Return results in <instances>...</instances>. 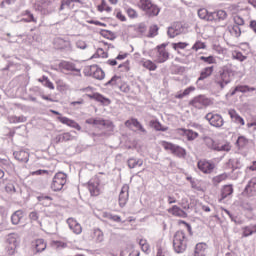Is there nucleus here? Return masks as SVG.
I'll return each instance as SVG.
<instances>
[{"mask_svg": "<svg viewBox=\"0 0 256 256\" xmlns=\"http://www.w3.org/2000/svg\"><path fill=\"white\" fill-rule=\"evenodd\" d=\"M161 12V9L157 7V5L155 4H151L150 7H148L146 10H144V13L148 16V17H157V15H159V13Z\"/></svg>", "mask_w": 256, "mask_h": 256, "instance_id": "nucleus-22", "label": "nucleus"}, {"mask_svg": "<svg viewBox=\"0 0 256 256\" xmlns=\"http://www.w3.org/2000/svg\"><path fill=\"white\" fill-rule=\"evenodd\" d=\"M211 73H213V66L205 68L198 78V81H203V79H207V77L211 76Z\"/></svg>", "mask_w": 256, "mask_h": 256, "instance_id": "nucleus-34", "label": "nucleus"}, {"mask_svg": "<svg viewBox=\"0 0 256 256\" xmlns=\"http://www.w3.org/2000/svg\"><path fill=\"white\" fill-rule=\"evenodd\" d=\"M213 21H225L227 19V12L224 10H218L217 12H212Z\"/></svg>", "mask_w": 256, "mask_h": 256, "instance_id": "nucleus-30", "label": "nucleus"}, {"mask_svg": "<svg viewBox=\"0 0 256 256\" xmlns=\"http://www.w3.org/2000/svg\"><path fill=\"white\" fill-rule=\"evenodd\" d=\"M198 17L200 19H204L205 21H213L212 12L209 13V11H207V9L205 8H201L198 10Z\"/></svg>", "mask_w": 256, "mask_h": 256, "instance_id": "nucleus-26", "label": "nucleus"}, {"mask_svg": "<svg viewBox=\"0 0 256 256\" xmlns=\"http://www.w3.org/2000/svg\"><path fill=\"white\" fill-rule=\"evenodd\" d=\"M67 224L69 229H71V231H73L75 235H81V233L83 232V228L81 227V224H79L77 220L73 218H68Z\"/></svg>", "mask_w": 256, "mask_h": 256, "instance_id": "nucleus-11", "label": "nucleus"}, {"mask_svg": "<svg viewBox=\"0 0 256 256\" xmlns=\"http://www.w3.org/2000/svg\"><path fill=\"white\" fill-rule=\"evenodd\" d=\"M189 105H192L195 109H203L204 107H209V105H211V100L205 95H198L189 102Z\"/></svg>", "mask_w": 256, "mask_h": 256, "instance_id": "nucleus-6", "label": "nucleus"}, {"mask_svg": "<svg viewBox=\"0 0 256 256\" xmlns=\"http://www.w3.org/2000/svg\"><path fill=\"white\" fill-rule=\"evenodd\" d=\"M54 45L56 49H67V47H71V42L66 41L63 38H56L54 40Z\"/></svg>", "mask_w": 256, "mask_h": 256, "instance_id": "nucleus-24", "label": "nucleus"}, {"mask_svg": "<svg viewBox=\"0 0 256 256\" xmlns=\"http://www.w3.org/2000/svg\"><path fill=\"white\" fill-rule=\"evenodd\" d=\"M106 85H121V76H113L107 83Z\"/></svg>", "mask_w": 256, "mask_h": 256, "instance_id": "nucleus-42", "label": "nucleus"}, {"mask_svg": "<svg viewBox=\"0 0 256 256\" xmlns=\"http://www.w3.org/2000/svg\"><path fill=\"white\" fill-rule=\"evenodd\" d=\"M200 61H203L204 63H207L208 65H213L215 63V57L213 56H201Z\"/></svg>", "mask_w": 256, "mask_h": 256, "instance_id": "nucleus-47", "label": "nucleus"}, {"mask_svg": "<svg viewBox=\"0 0 256 256\" xmlns=\"http://www.w3.org/2000/svg\"><path fill=\"white\" fill-rule=\"evenodd\" d=\"M243 91H245V88L243 87V85L236 86L234 90L230 93V95L231 97H233V95H235L236 93H243Z\"/></svg>", "mask_w": 256, "mask_h": 256, "instance_id": "nucleus-52", "label": "nucleus"}, {"mask_svg": "<svg viewBox=\"0 0 256 256\" xmlns=\"http://www.w3.org/2000/svg\"><path fill=\"white\" fill-rule=\"evenodd\" d=\"M151 127L155 129V131H168V127H164L159 121L157 120H152L150 122Z\"/></svg>", "mask_w": 256, "mask_h": 256, "instance_id": "nucleus-33", "label": "nucleus"}, {"mask_svg": "<svg viewBox=\"0 0 256 256\" xmlns=\"http://www.w3.org/2000/svg\"><path fill=\"white\" fill-rule=\"evenodd\" d=\"M187 45H189V44H187L185 42H178V43L173 44V48L175 50H177V49H185V47H187Z\"/></svg>", "mask_w": 256, "mask_h": 256, "instance_id": "nucleus-54", "label": "nucleus"}, {"mask_svg": "<svg viewBox=\"0 0 256 256\" xmlns=\"http://www.w3.org/2000/svg\"><path fill=\"white\" fill-rule=\"evenodd\" d=\"M116 17L120 20V21H127V18L125 17V15H123V13H121V11H118L116 13Z\"/></svg>", "mask_w": 256, "mask_h": 256, "instance_id": "nucleus-63", "label": "nucleus"}, {"mask_svg": "<svg viewBox=\"0 0 256 256\" xmlns=\"http://www.w3.org/2000/svg\"><path fill=\"white\" fill-rule=\"evenodd\" d=\"M88 189L90 191V195L93 197H97L99 195V183L90 181L88 183Z\"/></svg>", "mask_w": 256, "mask_h": 256, "instance_id": "nucleus-28", "label": "nucleus"}, {"mask_svg": "<svg viewBox=\"0 0 256 256\" xmlns=\"http://www.w3.org/2000/svg\"><path fill=\"white\" fill-rule=\"evenodd\" d=\"M127 57H129V54L127 53H122V54H119L116 59H111V60H108V64L109 65H117V61H123L125 59H127Z\"/></svg>", "mask_w": 256, "mask_h": 256, "instance_id": "nucleus-36", "label": "nucleus"}, {"mask_svg": "<svg viewBox=\"0 0 256 256\" xmlns=\"http://www.w3.org/2000/svg\"><path fill=\"white\" fill-rule=\"evenodd\" d=\"M236 143L239 147H243V146H245V143H247V139L243 136H240V137H238Z\"/></svg>", "mask_w": 256, "mask_h": 256, "instance_id": "nucleus-55", "label": "nucleus"}, {"mask_svg": "<svg viewBox=\"0 0 256 256\" xmlns=\"http://www.w3.org/2000/svg\"><path fill=\"white\" fill-rule=\"evenodd\" d=\"M228 115L230 116L232 121H234V123H239L240 125H245V120H243V118L240 117V115L237 113V111L235 109H230L228 111Z\"/></svg>", "mask_w": 256, "mask_h": 256, "instance_id": "nucleus-21", "label": "nucleus"}, {"mask_svg": "<svg viewBox=\"0 0 256 256\" xmlns=\"http://www.w3.org/2000/svg\"><path fill=\"white\" fill-rule=\"evenodd\" d=\"M168 213H170L174 217H182V219H185L187 217V213L177 205L169 208Z\"/></svg>", "mask_w": 256, "mask_h": 256, "instance_id": "nucleus-15", "label": "nucleus"}, {"mask_svg": "<svg viewBox=\"0 0 256 256\" xmlns=\"http://www.w3.org/2000/svg\"><path fill=\"white\" fill-rule=\"evenodd\" d=\"M7 243L9 244V249L11 250V253H13L15 251V249L17 248V239H15V237H13V235H9L8 239H7Z\"/></svg>", "mask_w": 256, "mask_h": 256, "instance_id": "nucleus-35", "label": "nucleus"}, {"mask_svg": "<svg viewBox=\"0 0 256 256\" xmlns=\"http://www.w3.org/2000/svg\"><path fill=\"white\" fill-rule=\"evenodd\" d=\"M22 219H23V212L21 210L14 212L11 216V221L13 225H19Z\"/></svg>", "mask_w": 256, "mask_h": 256, "instance_id": "nucleus-29", "label": "nucleus"}, {"mask_svg": "<svg viewBox=\"0 0 256 256\" xmlns=\"http://www.w3.org/2000/svg\"><path fill=\"white\" fill-rule=\"evenodd\" d=\"M246 189H248L251 192L256 191V178H253L252 180H250Z\"/></svg>", "mask_w": 256, "mask_h": 256, "instance_id": "nucleus-49", "label": "nucleus"}, {"mask_svg": "<svg viewBox=\"0 0 256 256\" xmlns=\"http://www.w3.org/2000/svg\"><path fill=\"white\" fill-rule=\"evenodd\" d=\"M27 121V117L25 116H12L10 118L11 123H25Z\"/></svg>", "mask_w": 256, "mask_h": 256, "instance_id": "nucleus-43", "label": "nucleus"}, {"mask_svg": "<svg viewBox=\"0 0 256 256\" xmlns=\"http://www.w3.org/2000/svg\"><path fill=\"white\" fill-rule=\"evenodd\" d=\"M173 247L175 253H185L187 249V238L183 231H177L173 239Z\"/></svg>", "mask_w": 256, "mask_h": 256, "instance_id": "nucleus-1", "label": "nucleus"}, {"mask_svg": "<svg viewBox=\"0 0 256 256\" xmlns=\"http://www.w3.org/2000/svg\"><path fill=\"white\" fill-rule=\"evenodd\" d=\"M89 97H90V99H95V101H98L99 103H103V105L111 104V100H109V98H106L99 93H94L92 95H89Z\"/></svg>", "mask_w": 256, "mask_h": 256, "instance_id": "nucleus-25", "label": "nucleus"}, {"mask_svg": "<svg viewBox=\"0 0 256 256\" xmlns=\"http://www.w3.org/2000/svg\"><path fill=\"white\" fill-rule=\"evenodd\" d=\"M192 91H195V87L190 86L186 88L182 93L176 95V99H183V97H187Z\"/></svg>", "mask_w": 256, "mask_h": 256, "instance_id": "nucleus-39", "label": "nucleus"}, {"mask_svg": "<svg viewBox=\"0 0 256 256\" xmlns=\"http://www.w3.org/2000/svg\"><path fill=\"white\" fill-rule=\"evenodd\" d=\"M87 125H96L97 127H103L112 133L115 129V125L111 120H105L102 118H89L86 120Z\"/></svg>", "mask_w": 256, "mask_h": 256, "instance_id": "nucleus-3", "label": "nucleus"}, {"mask_svg": "<svg viewBox=\"0 0 256 256\" xmlns=\"http://www.w3.org/2000/svg\"><path fill=\"white\" fill-rule=\"evenodd\" d=\"M127 164L129 169H135V167H143V159L129 158Z\"/></svg>", "mask_w": 256, "mask_h": 256, "instance_id": "nucleus-27", "label": "nucleus"}, {"mask_svg": "<svg viewBox=\"0 0 256 256\" xmlns=\"http://www.w3.org/2000/svg\"><path fill=\"white\" fill-rule=\"evenodd\" d=\"M139 245L141 246V249L144 251V253L149 251V244L147 243V240H140Z\"/></svg>", "mask_w": 256, "mask_h": 256, "instance_id": "nucleus-50", "label": "nucleus"}, {"mask_svg": "<svg viewBox=\"0 0 256 256\" xmlns=\"http://www.w3.org/2000/svg\"><path fill=\"white\" fill-rule=\"evenodd\" d=\"M194 256H207V245L203 242L196 244Z\"/></svg>", "mask_w": 256, "mask_h": 256, "instance_id": "nucleus-20", "label": "nucleus"}, {"mask_svg": "<svg viewBox=\"0 0 256 256\" xmlns=\"http://www.w3.org/2000/svg\"><path fill=\"white\" fill-rule=\"evenodd\" d=\"M90 70L93 71L90 75H92L94 79H98L99 81L105 79V72L101 68H98L97 65L90 66Z\"/></svg>", "mask_w": 256, "mask_h": 256, "instance_id": "nucleus-17", "label": "nucleus"}, {"mask_svg": "<svg viewBox=\"0 0 256 256\" xmlns=\"http://www.w3.org/2000/svg\"><path fill=\"white\" fill-rule=\"evenodd\" d=\"M6 192L7 193H15L17 190H15V185L13 184H8L6 187Z\"/></svg>", "mask_w": 256, "mask_h": 256, "instance_id": "nucleus-60", "label": "nucleus"}, {"mask_svg": "<svg viewBox=\"0 0 256 256\" xmlns=\"http://www.w3.org/2000/svg\"><path fill=\"white\" fill-rule=\"evenodd\" d=\"M13 155L17 161H20V163H28L29 161V153L27 151H16Z\"/></svg>", "mask_w": 256, "mask_h": 256, "instance_id": "nucleus-19", "label": "nucleus"}, {"mask_svg": "<svg viewBox=\"0 0 256 256\" xmlns=\"http://www.w3.org/2000/svg\"><path fill=\"white\" fill-rule=\"evenodd\" d=\"M197 165L198 169L206 174L213 173V169H215V164L205 160L198 161Z\"/></svg>", "mask_w": 256, "mask_h": 256, "instance_id": "nucleus-9", "label": "nucleus"}, {"mask_svg": "<svg viewBox=\"0 0 256 256\" xmlns=\"http://www.w3.org/2000/svg\"><path fill=\"white\" fill-rule=\"evenodd\" d=\"M29 217H30L31 221H37V219H39V215L37 214V212H31L29 214Z\"/></svg>", "mask_w": 256, "mask_h": 256, "instance_id": "nucleus-64", "label": "nucleus"}, {"mask_svg": "<svg viewBox=\"0 0 256 256\" xmlns=\"http://www.w3.org/2000/svg\"><path fill=\"white\" fill-rule=\"evenodd\" d=\"M22 15L23 18L21 19V21H23L24 23H37V19L35 18L33 13H31V11L25 10L24 12H22Z\"/></svg>", "mask_w": 256, "mask_h": 256, "instance_id": "nucleus-23", "label": "nucleus"}, {"mask_svg": "<svg viewBox=\"0 0 256 256\" xmlns=\"http://www.w3.org/2000/svg\"><path fill=\"white\" fill-rule=\"evenodd\" d=\"M206 121L212 126L216 128L223 127L225 121L223 120V116L220 114H214L213 112H209L205 116Z\"/></svg>", "mask_w": 256, "mask_h": 256, "instance_id": "nucleus-7", "label": "nucleus"}, {"mask_svg": "<svg viewBox=\"0 0 256 256\" xmlns=\"http://www.w3.org/2000/svg\"><path fill=\"white\" fill-rule=\"evenodd\" d=\"M157 35H159V26L154 24L149 28L148 37L153 38V37H157Z\"/></svg>", "mask_w": 256, "mask_h": 256, "instance_id": "nucleus-38", "label": "nucleus"}, {"mask_svg": "<svg viewBox=\"0 0 256 256\" xmlns=\"http://www.w3.org/2000/svg\"><path fill=\"white\" fill-rule=\"evenodd\" d=\"M181 131L187 136L188 141H194V139L199 137V133L194 132L193 130L181 129Z\"/></svg>", "mask_w": 256, "mask_h": 256, "instance_id": "nucleus-32", "label": "nucleus"}, {"mask_svg": "<svg viewBox=\"0 0 256 256\" xmlns=\"http://www.w3.org/2000/svg\"><path fill=\"white\" fill-rule=\"evenodd\" d=\"M17 0H0L1 9H7L9 5H13Z\"/></svg>", "mask_w": 256, "mask_h": 256, "instance_id": "nucleus-48", "label": "nucleus"}, {"mask_svg": "<svg viewBox=\"0 0 256 256\" xmlns=\"http://www.w3.org/2000/svg\"><path fill=\"white\" fill-rule=\"evenodd\" d=\"M43 80L45 81V87H48V89H55V86L52 84V82H50L47 76H43Z\"/></svg>", "mask_w": 256, "mask_h": 256, "instance_id": "nucleus-56", "label": "nucleus"}, {"mask_svg": "<svg viewBox=\"0 0 256 256\" xmlns=\"http://www.w3.org/2000/svg\"><path fill=\"white\" fill-rule=\"evenodd\" d=\"M225 179H227V174H220L213 178V183L214 185H219V183H221L222 181H225Z\"/></svg>", "mask_w": 256, "mask_h": 256, "instance_id": "nucleus-44", "label": "nucleus"}, {"mask_svg": "<svg viewBox=\"0 0 256 256\" xmlns=\"http://www.w3.org/2000/svg\"><path fill=\"white\" fill-rule=\"evenodd\" d=\"M32 247L35 249L36 253H43L47 249V243L43 239H37L32 242Z\"/></svg>", "mask_w": 256, "mask_h": 256, "instance_id": "nucleus-16", "label": "nucleus"}, {"mask_svg": "<svg viewBox=\"0 0 256 256\" xmlns=\"http://www.w3.org/2000/svg\"><path fill=\"white\" fill-rule=\"evenodd\" d=\"M207 45H205L204 42H202L201 40H198L194 43V45L192 46V50L193 51H199L201 49H206Z\"/></svg>", "mask_w": 256, "mask_h": 256, "instance_id": "nucleus-41", "label": "nucleus"}, {"mask_svg": "<svg viewBox=\"0 0 256 256\" xmlns=\"http://www.w3.org/2000/svg\"><path fill=\"white\" fill-rule=\"evenodd\" d=\"M253 233H256V226H253V228L247 226L244 228L243 237H249V235H253Z\"/></svg>", "mask_w": 256, "mask_h": 256, "instance_id": "nucleus-45", "label": "nucleus"}, {"mask_svg": "<svg viewBox=\"0 0 256 256\" xmlns=\"http://www.w3.org/2000/svg\"><path fill=\"white\" fill-rule=\"evenodd\" d=\"M231 75H233V72L222 69L216 74L214 83H216L220 89H225V86L231 83Z\"/></svg>", "mask_w": 256, "mask_h": 256, "instance_id": "nucleus-2", "label": "nucleus"}, {"mask_svg": "<svg viewBox=\"0 0 256 256\" xmlns=\"http://www.w3.org/2000/svg\"><path fill=\"white\" fill-rule=\"evenodd\" d=\"M65 183H67V174L63 172L56 173L51 183L52 191H61Z\"/></svg>", "mask_w": 256, "mask_h": 256, "instance_id": "nucleus-4", "label": "nucleus"}, {"mask_svg": "<svg viewBox=\"0 0 256 256\" xmlns=\"http://www.w3.org/2000/svg\"><path fill=\"white\" fill-rule=\"evenodd\" d=\"M234 23L238 27H241V25H245V20L241 16H234Z\"/></svg>", "mask_w": 256, "mask_h": 256, "instance_id": "nucleus-51", "label": "nucleus"}, {"mask_svg": "<svg viewBox=\"0 0 256 256\" xmlns=\"http://www.w3.org/2000/svg\"><path fill=\"white\" fill-rule=\"evenodd\" d=\"M62 139H63V141H72L73 135H71V133H69V132L63 133Z\"/></svg>", "mask_w": 256, "mask_h": 256, "instance_id": "nucleus-58", "label": "nucleus"}, {"mask_svg": "<svg viewBox=\"0 0 256 256\" xmlns=\"http://www.w3.org/2000/svg\"><path fill=\"white\" fill-rule=\"evenodd\" d=\"M52 69H55L56 71H61L66 75L69 73V71H77L78 73L81 71V69L75 68L74 65H59V66L56 65V66H52Z\"/></svg>", "mask_w": 256, "mask_h": 256, "instance_id": "nucleus-18", "label": "nucleus"}, {"mask_svg": "<svg viewBox=\"0 0 256 256\" xmlns=\"http://www.w3.org/2000/svg\"><path fill=\"white\" fill-rule=\"evenodd\" d=\"M153 2L151 0H139V7L142 9V11H146L148 7H151Z\"/></svg>", "mask_w": 256, "mask_h": 256, "instance_id": "nucleus-40", "label": "nucleus"}, {"mask_svg": "<svg viewBox=\"0 0 256 256\" xmlns=\"http://www.w3.org/2000/svg\"><path fill=\"white\" fill-rule=\"evenodd\" d=\"M230 33H231V35H234V37H241V28L237 25H234L230 29Z\"/></svg>", "mask_w": 256, "mask_h": 256, "instance_id": "nucleus-46", "label": "nucleus"}, {"mask_svg": "<svg viewBox=\"0 0 256 256\" xmlns=\"http://www.w3.org/2000/svg\"><path fill=\"white\" fill-rule=\"evenodd\" d=\"M162 147H164V149L166 151H171L172 155H175L176 157L181 158V157H185V155H187V152L185 151V149L181 148V146H179V145H175L170 142L163 141Z\"/></svg>", "mask_w": 256, "mask_h": 256, "instance_id": "nucleus-5", "label": "nucleus"}, {"mask_svg": "<svg viewBox=\"0 0 256 256\" xmlns=\"http://www.w3.org/2000/svg\"><path fill=\"white\" fill-rule=\"evenodd\" d=\"M229 195H233V185H231V184L225 185L221 192L222 199H227V197H229Z\"/></svg>", "mask_w": 256, "mask_h": 256, "instance_id": "nucleus-31", "label": "nucleus"}, {"mask_svg": "<svg viewBox=\"0 0 256 256\" xmlns=\"http://www.w3.org/2000/svg\"><path fill=\"white\" fill-rule=\"evenodd\" d=\"M234 59H237L238 61H245L246 57L243 56L241 52H236L234 54Z\"/></svg>", "mask_w": 256, "mask_h": 256, "instance_id": "nucleus-61", "label": "nucleus"}, {"mask_svg": "<svg viewBox=\"0 0 256 256\" xmlns=\"http://www.w3.org/2000/svg\"><path fill=\"white\" fill-rule=\"evenodd\" d=\"M168 36L171 37V39L177 37V35H181L183 33V25L181 23L177 22L174 23L171 27L168 28Z\"/></svg>", "mask_w": 256, "mask_h": 256, "instance_id": "nucleus-10", "label": "nucleus"}, {"mask_svg": "<svg viewBox=\"0 0 256 256\" xmlns=\"http://www.w3.org/2000/svg\"><path fill=\"white\" fill-rule=\"evenodd\" d=\"M106 7H107V1L102 0L101 4L98 5V11H100V13H103V11H105Z\"/></svg>", "mask_w": 256, "mask_h": 256, "instance_id": "nucleus-59", "label": "nucleus"}, {"mask_svg": "<svg viewBox=\"0 0 256 256\" xmlns=\"http://www.w3.org/2000/svg\"><path fill=\"white\" fill-rule=\"evenodd\" d=\"M120 91H122V93H129L131 91V87H129L128 84H122L119 86Z\"/></svg>", "mask_w": 256, "mask_h": 256, "instance_id": "nucleus-57", "label": "nucleus"}, {"mask_svg": "<svg viewBox=\"0 0 256 256\" xmlns=\"http://www.w3.org/2000/svg\"><path fill=\"white\" fill-rule=\"evenodd\" d=\"M158 53H157V61L158 63H165L169 59V53L165 50V44L157 46Z\"/></svg>", "mask_w": 256, "mask_h": 256, "instance_id": "nucleus-12", "label": "nucleus"}, {"mask_svg": "<svg viewBox=\"0 0 256 256\" xmlns=\"http://www.w3.org/2000/svg\"><path fill=\"white\" fill-rule=\"evenodd\" d=\"M94 240L96 243H103L104 235L100 229L94 230Z\"/></svg>", "mask_w": 256, "mask_h": 256, "instance_id": "nucleus-37", "label": "nucleus"}, {"mask_svg": "<svg viewBox=\"0 0 256 256\" xmlns=\"http://www.w3.org/2000/svg\"><path fill=\"white\" fill-rule=\"evenodd\" d=\"M58 121H60V123H63V125H67L68 127L77 129V131H81V126L79 125V123L75 122V120H71L67 117L59 116Z\"/></svg>", "mask_w": 256, "mask_h": 256, "instance_id": "nucleus-14", "label": "nucleus"}, {"mask_svg": "<svg viewBox=\"0 0 256 256\" xmlns=\"http://www.w3.org/2000/svg\"><path fill=\"white\" fill-rule=\"evenodd\" d=\"M204 143L208 147V149H212V151H231V147L229 145L225 144L222 146H219L215 140H213L211 137H204Z\"/></svg>", "mask_w": 256, "mask_h": 256, "instance_id": "nucleus-8", "label": "nucleus"}, {"mask_svg": "<svg viewBox=\"0 0 256 256\" xmlns=\"http://www.w3.org/2000/svg\"><path fill=\"white\" fill-rule=\"evenodd\" d=\"M76 45L78 49H87V44L84 41H78Z\"/></svg>", "mask_w": 256, "mask_h": 256, "instance_id": "nucleus-62", "label": "nucleus"}, {"mask_svg": "<svg viewBox=\"0 0 256 256\" xmlns=\"http://www.w3.org/2000/svg\"><path fill=\"white\" fill-rule=\"evenodd\" d=\"M129 199V186H123L119 194V205L125 207L127 200Z\"/></svg>", "mask_w": 256, "mask_h": 256, "instance_id": "nucleus-13", "label": "nucleus"}, {"mask_svg": "<svg viewBox=\"0 0 256 256\" xmlns=\"http://www.w3.org/2000/svg\"><path fill=\"white\" fill-rule=\"evenodd\" d=\"M127 15L131 19H135V18H137V11H135V9H133V8H128L127 9Z\"/></svg>", "mask_w": 256, "mask_h": 256, "instance_id": "nucleus-53", "label": "nucleus"}]
</instances>
